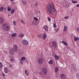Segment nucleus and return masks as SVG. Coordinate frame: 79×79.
<instances>
[{"instance_id":"nucleus-33","label":"nucleus","mask_w":79,"mask_h":79,"mask_svg":"<svg viewBox=\"0 0 79 79\" xmlns=\"http://www.w3.org/2000/svg\"><path fill=\"white\" fill-rule=\"evenodd\" d=\"M76 77L77 79H79V74H77L76 75Z\"/></svg>"},{"instance_id":"nucleus-10","label":"nucleus","mask_w":79,"mask_h":79,"mask_svg":"<svg viewBox=\"0 0 79 79\" xmlns=\"http://www.w3.org/2000/svg\"><path fill=\"white\" fill-rule=\"evenodd\" d=\"M43 28L45 29V31L46 32H48V27L47 25H45L43 27Z\"/></svg>"},{"instance_id":"nucleus-24","label":"nucleus","mask_w":79,"mask_h":79,"mask_svg":"<svg viewBox=\"0 0 79 79\" xmlns=\"http://www.w3.org/2000/svg\"><path fill=\"white\" fill-rule=\"evenodd\" d=\"M16 33H13L11 35V36L12 37H16Z\"/></svg>"},{"instance_id":"nucleus-36","label":"nucleus","mask_w":79,"mask_h":79,"mask_svg":"<svg viewBox=\"0 0 79 79\" xmlns=\"http://www.w3.org/2000/svg\"><path fill=\"white\" fill-rule=\"evenodd\" d=\"M48 20L49 21H51V18H49L48 19Z\"/></svg>"},{"instance_id":"nucleus-8","label":"nucleus","mask_w":79,"mask_h":79,"mask_svg":"<svg viewBox=\"0 0 79 79\" xmlns=\"http://www.w3.org/2000/svg\"><path fill=\"white\" fill-rule=\"evenodd\" d=\"M52 45L54 47H55V48H57V43L56 41H53L52 43Z\"/></svg>"},{"instance_id":"nucleus-38","label":"nucleus","mask_w":79,"mask_h":79,"mask_svg":"<svg viewBox=\"0 0 79 79\" xmlns=\"http://www.w3.org/2000/svg\"><path fill=\"white\" fill-rule=\"evenodd\" d=\"M60 28V27H57V28H56V31H58V30H59V28Z\"/></svg>"},{"instance_id":"nucleus-31","label":"nucleus","mask_w":79,"mask_h":79,"mask_svg":"<svg viewBox=\"0 0 79 79\" xmlns=\"http://www.w3.org/2000/svg\"><path fill=\"white\" fill-rule=\"evenodd\" d=\"M53 26L54 27H56V24L55 23H54Z\"/></svg>"},{"instance_id":"nucleus-26","label":"nucleus","mask_w":79,"mask_h":79,"mask_svg":"<svg viewBox=\"0 0 79 79\" xmlns=\"http://www.w3.org/2000/svg\"><path fill=\"white\" fill-rule=\"evenodd\" d=\"M15 10L14 9H13L11 11V14H13V13H14V12H15Z\"/></svg>"},{"instance_id":"nucleus-23","label":"nucleus","mask_w":79,"mask_h":79,"mask_svg":"<svg viewBox=\"0 0 79 79\" xmlns=\"http://www.w3.org/2000/svg\"><path fill=\"white\" fill-rule=\"evenodd\" d=\"M21 1L24 4V5H26V4H27V3L25 0H21Z\"/></svg>"},{"instance_id":"nucleus-16","label":"nucleus","mask_w":79,"mask_h":79,"mask_svg":"<svg viewBox=\"0 0 79 79\" xmlns=\"http://www.w3.org/2000/svg\"><path fill=\"white\" fill-rule=\"evenodd\" d=\"M54 57L56 60H59L60 59V57L59 56H58L57 55H55Z\"/></svg>"},{"instance_id":"nucleus-49","label":"nucleus","mask_w":79,"mask_h":79,"mask_svg":"<svg viewBox=\"0 0 79 79\" xmlns=\"http://www.w3.org/2000/svg\"><path fill=\"white\" fill-rule=\"evenodd\" d=\"M10 0V1H11V2H13V1L14 0Z\"/></svg>"},{"instance_id":"nucleus-25","label":"nucleus","mask_w":79,"mask_h":79,"mask_svg":"<svg viewBox=\"0 0 79 79\" xmlns=\"http://www.w3.org/2000/svg\"><path fill=\"white\" fill-rule=\"evenodd\" d=\"M79 39V37L75 38H74V40L75 41H77V40H78Z\"/></svg>"},{"instance_id":"nucleus-5","label":"nucleus","mask_w":79,"mask_h":79,"mask_svg":"<svg viewBox=\"0 0 79 79\" xmlns=\"http://www.w3.org/2000/svg\"><path fill=\"white\" fill-rule=\"evenodd\" d=\"M75 67L76 65H75V64H74L73 63L71 64V69L72 71H73V72H76V71L77 70L75 68Z\"/></svg>"},{"instance_id":"nucleus-29","label":"nucleus","mask_w":79,"mask_h":79,"mask_svg":"<svg viewBox=\"0 0 79 79\" xmlns=\"http://www.w3.org/2000/svg\"><path fill=\"white\" fill-rule=\"evenodd\" d=\"M26 59V58H25V57H22V58H21V60L22 61H23V60H25Z\"/></svg>"},{"instance_id":"nucleus-14","label":"nucleus","mask_w":79,"mask_h":79,"mask_svg":"<svg viewBox=\"0 0 79 79\" xmlns=\"http://www.w3.org/2000/svg\"><path fill=\"white\" fill-rule=\"evenodd\" d=\"M32 24L33 25H34V26H36L37 24V22L34 20L32 21Z\"/></svg>"},{"instance_id":"nucleus-35","label":"nucleus","mask_w":79,"mask_h":79,"mask_svg":"<svg viewBox=\"0 0 79 79\" xmlns=\"http://www.w3.org/2000/svg\"><path fill=\"white\" fill-rule=\"evenodd\" d=\"M10 61H11V62H13L14 61V59H12L10 60Z\"/></svg>"},{"instance_id":"nucleus-4","label":"nucleus","mask_w":79,"mask_h":79,"mask_svg":"<svg viewBox=\"0 0 79 79\" xmlns=\"http://www.w3.org/2000/svg\"><path fill=\"white\" fill-rule=\"evenodd\" d=\"M41 71L42 73H44V75H47V73L48 72V70L46 68H43L41 69Z\"/></svg>"},{"instance_id":"nucleus-11","label":"nucleus","mask_w":79,"mask_h":79,"mask_svg":"<svg viewBox=\"0 0 79 79\" xmlns=\"http://www.w3.org/2000/svg\"><path fill=\"white\" fill-rule=\"evenodd\" d=\"M24 36V34L23 33H21L18 35V37L19 38H23Z\"/></svg>"},{"instance_id":"nucleus-20","label":"nucleus","mask_w":79,"mask_h":79,"mask_svg":"<svg viewBox=\"0 0 79 79\" xmlns=\"http://www.w3.org/2000/svg\"><path fill=\"white\" fill-rule=\"evenodd\" d=\"M68 30V28L66 26H64V31H67V30Z\"/></svg>"},{"instance_id":"nucleus-9","label":"nucleus","mask_w":79,"mask_h":79,"mask_svg":"<svg viewBox=\"0 0 79 79\" xmlns=\"http://www.w3.org/2000/svg\"><path fill=\"white\" fill-rule=\"evenodd\" d=\"M22 43L23 44V45H26L28 44H29L28 41L25 40H23Z\"/></svg>"},{"instance_id":"nucleus-47","label":"nucleus","mask_w":79,"mask_h":79,"mask_svg":"<svg viewBox=\"0 0 79 79\" xmlns=\"http://www.w3.org/2000/svg\"><path fill=\"white\" fill-rule=\"evenodd\" d=\"M10 67V68H12V65H10V66H9Z\"/></svg>"},{"instance_id":"nucleus-27","label":"nucleus","mask_w":79,"mask_h":79,"mask_svg":"<svg viewBox=\"0 0 79 79\" xmlns=\"http://www.w3.org/2000/svg\"><path fill=\"white\" fill-rule=\"evenodd\" d=\"M7 10H8V11H11V8L10 7H8Z\"/></svg>"},{"instance_id":"nucleus-22","label":"nucleus","mask_w":79,"mask_h":79,"mask_svg":"<svg viewBox=\"0 0 79 79\" xmlns=\"http://www.w3.org/2000/svg\"><path fill=\"white\" fill-rule=\"evenodd\" d=\"M48 63L49 64H52L53 62V60H51L50 61L48 62Z\"/></svg>"},{"instance_id":"nucleus-21","label":"nucleus","mask_w":79,"mask_h":79,"mask_svg":"<svg viewBox=\"0 0 79 79\" xmlns=\"http://www.w3.org/2000/svg\"><path fill=\"white\" fill-rule=\"evenodd\" d=\"M4 9V7L3 6H1L0 8V11H2Z\"/></svg>"},{"instance_id":"nucleus-3","label":"nucleus","mask_w":79,"mask_h":79,"mask_svg":"<svg viewBox=\"0 0 79 79\" xmlns=\"http://www.w3.org/2000/svg\"><path fill=\"white\" fill-rule=\"evenodd\" d=\"M2 26L4 27V31H9V26L8 25V24L7 23H5L2 25Z\"/></svg>"},{"instance_id":"nucleus-12","label":"nucleus","mask_w":79,"mask_h":79,"mask_svg":"<svg viewBox=\"0 0 79 79\" xmlns=\"http://www.w3.org/2000/svg\"><path fill=\"white\" fill-rule=\"evenodd\" d=\"M4 72L5 73H8L10 72V71L8 69V68L5 67L4 68Z\"/></svg>"},{"instance_id":"nucleus-17","label":"nucleus","mask_w":79,"mask_h":79,"mask_svg":"<svg viewBox=\"0 0 79 79\" xmlns=\"http://www.w3.org/2000/svg\"><path fill=\"white\" fill-rule=\"evenodd\" d=\"M62 43H63V44H64V45H65L66 46H68V44L67 43V42H65L64 41H62Z\"/></svg>"},{"instance_id":"nucleus-48","label":"nucleus","mask_w":79,"mask_h":79,"mask_svg":"<svg viewBox=\"0 0 79 79\" xmlns=\"http://www.w3.org/2000/svg\"><path fill=\"white\" fill-rule=\"evenodd\" d=\"M4 10L5 11H6V9L5 8H4Z\"/></svg>"},{"instance_id":"nucleus-37","label":"nucleus","mask_w":79,"mask_h":79,"mask_svg":"<svg viewBox=\"0 0 79 79\" xmlns=\"http://www.w3.org/2000/svg\"><path fill=\"white\" fill-rule=\"evenodd\" d=\"M13 24L15 26V25L16 24V22L14 21L13 22Z\"/></svg>"},{"instance_id":"nucleus-6","label":"nucleus","mask_w":79,"mask_h":79,"mask_svg":"<svg viewBox=\"0 0 79 79\" xmlns=\"http://www.w3.org/2000/svg\"><path fill=\"white\" fill-rule=\"evenodd\" d=\"M44 61V59L42 58H40L38 60V63L39 64H42Z\"/></svg>"},{"instance_id":"nucleus-1","label":"nucleus","mask_w":79,"mask_h":79,"mask_svg":"<svg viewBox=\"0 0 79 79\" xmlns=\"http://www.w3.org/2000/svg\"><path fill=\"white\" fill-rule=\"evenodd\" d=\"M46 12L48 14H52V12H55L56 10L55 8V6L52 3H49L47 4Z\"/></svg>"},{"instance_id":"nucleus-41","label":"nucleus","mask_w":79,"mask_h":79,"mask_svg":"<svg viewBox=\"0 0 79 79\" xmlns=\"http://www.w3.org/2000/svg\"><path fill=\"white\" fill-rule=\"evenodd\" d=\"M77 31L78 32H79V28H77Z\"/></svg>"},{"instance_id":"nucleus-43","label":"nucleus","mask_w":79,"mask_h":79,"mask_svg":"<svg viewBox=\"0 0 79 79\" xmlns=\"http://www.w3.org/2000/svg\"><path fill=\"white\" fill-rule=\"evenodd\" d=\"M35 5H36V6H37V5H38V3H35Z\"/></svg>"},{"instance_id":"nucleus-42","label":"nucleus","mask_w":79,"mask_h":79,"mask_svg":"<svg viewBox=\"0 0 79 79\" xmlns=\"http://www.w3.org/2000/svg\"><path fill=\"white\" fill-rule=\"evenodd\" d=\"M64 19H68V17H65Z\"/></svg>"},{"instance_id":"nucleus-30","label":"nucleus","mask_w":79,"mask_h":79,"mask_svg":"<svg viewBox=\"0 0 79 79\" xmlns=\"http://www.w3.org/2000/svg\"><path fill=\"white\" fill-rule=\"evenodd\" d=\"M72 2L73 3H77V1H72Z\"/></svg>"},{"instance_id":"nucleus-50","label":"nucleus","mask_w":79,"mask_h":79,"mask_svg":"<svg viewBox=\"0 0 79 79\" xmlns=\"http://www.w3.org/2000/svg\"><path fill=\"white\" fill-rule=\"evenodd\" d=\"M67 0H64V1H67Z\"/></svg>"},{"instance_id":"nucleus-19","label":"nucleus","mask_w":79,"mask_h":79,"mask_svg":"<svg viewBox=\"0 0 79 79\" xmlns=\"http://www.w3.org/2000/svg\"><path fill=\"white\" fill-rule=\"evenodd\" d=\"M46 37H47V35H46V33H44L43 35V39H46Z\"/></svg>"},{"instance_id":"nucleus-34","label":"nucleus","mask_w":79,"mask_h":79,"mask_svg":"<svg viewBox=\"0 0 79 79\" xmlns=\"http://www.w3.org/2000/svg\"><path fill=\"white\" fill-rule=\"evenodd\" d=\"M3 67V65H2V63H0V68Z\"/></svg>"},{"instance_id":"nucleus-39","label":"nucleus","mask_w":79,"mask_h":79,"mask_svg":"<svg viewBox=\"0 0 79 79\" xmlns=\"http://www.w3.org/2000/svg\"><path fill=\"white\" fill-rule=\"evenodd\" d=\"M21 22L22 23H24V21L22 20H21Z\"/></svg>"},{"instance_id":"nucleus-7","label":"nucleus","mask_w":79,"mask_h":79,"mask_svg":"<svg viewBox=\"0 0 79 79\" xmlns=\"http://www.w3.org/2000/svg\"><path fill=\"white\" fill-rule=\"evenodd\" d=\"M60 77L62 79H66L67 77L64 74H61L60 75Z\"/></svg>"},{"instance_id":"nucleus-46","label":"nucleus","mask_w":79,"mask_h":79,"mask_svg":"<svg viewBox=\"0 0 79 79\" xmlns=\"http://www.w3.org/2000/svg\"><path fill=\"white\" fill-rule=\"evenodd\" d=\"M39 74H40V75H41V74H42V73L40 72L39 73Z\"/></svg>"},{"instance_id":"nucleus-13","label":"nucleus","mask_w":79,"mask_h":79,"mask_svg":"<svg viewBox=\"0 0 79 79\" xmlns=\"http://www.w3.org/2000/svg\"><path fill=\"white\" fill-rule=\"evenodd\" d=\"M4 22V20L3 19V18L0 17V24L3 23Z\"/></svg>"},{"instance_id":"nucleus-44","label":"nucleus","mask_w":79,"mask_h":79,"mask_svg":"<svg viewBox=\"0 0 79 79\" xmlns=\"http://www.w3.org/2000/svg\"><path fill=\"white\" fill-rule=\"evenodd\" d=\"M23 61H20V63L21 64H23Z\"/></svg>"},{"instance_id":"nucleus-2","label":"nucleus","mask_w":79,"mask_h":79,"mask_svg":"<svg viewBox=\"0 0 79 79\" xmlns=\"http://www.w3.org/2000/svg\"><path fill=\"white\" fill-rule=\"evenodd\" d=\"M18 48L17 45L14 44L13 45V48L10 49V53L12 54L13 52H16L18 50Z\"/></svg>"},{"instance_id":"nucleus-15","label":"nucleus","mask_w":79,"mask_h":79,"mask_svg":"<svg viewBox=\"0 0 79 79\" xmlns=\"http://www.w3.org/2000/svg\"><path fill=\"white\" fill-rule=\"evenodd\" d=\"M59 70V68L58 67H56L55 68V73H58V70Z\"/></svg>"},{"instance_id":"nucleus-40","label":"nucleus","mask_w":79,"mask_h":79,"mask_svg":"<svg viewBox=\"0 0 79 79\" xmlns=\"http://www.w3.org/2000/svg\"><path fill=\"white\" fill-rule=\"evenodd\" d=\"M2 75L3 76V77H5V74L4 73H2Z\"/></svg>"},{"instance_id":"nucleus-18","label":"nucleus","mask_w":79,"mask_h":79,"mask_svg":"<svg viewBox=\"0 0 79 79\" xmlns=\"http://www.w3.org/2000/svg\"><path fill=\"white\" fill-rule=\"evenodd\" d=\"M25 73L26 74V75H27V76L29 75V72H28V71H27V70H25Z\"/></svg>"},{"instance_id":"nucleus-32","label":"nucleus","mask_w":79,"mask_h":79,"mask_svg":"<svg viewBox=\"0 0 79 79\" xmlns=\"http://www.w3.org/2000/svg\"><path fill=\"white\" fill-rule=\"evenodd\" d=\"M38 36L39 38H41L42 37V35H38Z\"/></svg>"},{"instance_id":"nucleus-28","label":"nucleus","mask_w":79,"mask_h":79,"mask_svg":"<svg viewBox=\"0 0 79 79\" xmlns=\"http://www.w3.org/2000/svg\"><path fill=\"white\" fill-rule=\"evenodd\" d=\"M34 19L35 20V21L36 22L38 21V19H37V18L36 17L34 18Z\"/></svg>"},{"instance_id":"nucleus-45","label":"nucleus","mask_w":79,"mask_h":79,"mask_svg":"<svg viewBox=\"0 0 79 79\" xmlns=\"http://www.w3.org/2000/svg\"><path fill=\"white\" fill-rule=\"evenodd\" d=\"M76 6H77V7H78L79 6V4H77V5Z\"/></svg>"}]
</instances>
